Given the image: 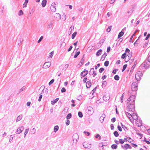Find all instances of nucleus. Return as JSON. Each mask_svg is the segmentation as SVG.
I'll use <instances>...</instances> for the list:
<instances>
[{
  "mask_svg": "<svg viewBox=\"0 0 150 150\" xmlns=\"http://www.w3.org/2000/svg\"><path fill=\"white\" fill-rule=\"evenodd\" d=\"M121 125L122 126V127L123 129L125 131V129H127V128L126 127L125 125H123L122 123H121Z\"/></svg>",
  "mask_w": 150,
  "mask_h": 150,
  "instance_id": "obj_34",
  "label": "nucleus"
},
{
  "mask_svg": "<svg viewBox=\"0 0 150 150\" xmlns=\"http://www.w3.org/2000/svg\"><path fill=\"white\" fill-rule=\"evenodd\" d=\"M112 28V26H109L108 28L107 29L106 31L107 32H110Z\"/></svg>",
  "mask_w": 150,
  "mask_h": 150,
  "instance_id": "obj_39",
  "label": "nucleus"
},
{
  "mask_svg": "<svg viewBox=\"0 0 150 150\" xmlns=\"http://www.w3.org/2000/svg\"><path fill=\"white\" fill-rule=\"evenodd\" d=\"M127 66V64H125L124 65V66H123V69L122 70V72L124 71L125 70V69L126 68Z\"/></svg>",
  "mask_w": 150,
  "mask_h": 150,
  "instance_id": "obj_45",
  "label": "nucleus"
},
{
  "mask_svg": "<svg viewBox=\"0 0 150 150\" xmlns=\"http://www.w3.org/2000/svg\"><path fill=\"white\" fill-rule=\"evenodd\" d=\"M47 2V1L46 0H43L41 4L42 6L43 7H45L46 5Z\"/></svg>",
  "mask_w": 150,
  "mask_h": 150,
  "instance_id": "obj_17",
  "label": "nucleus"
},
{
  "mask_svg": "<svg viewBox=\"0 0 150 150\" xmlns=\"http://www.w3.org/2000/svg\"><path fill=\"white\" fill-rule=\"evenodd\" d=\"M94 71V69L93 68H92L90 69V71L89 72V74L90 75L92 74L93 73Z\"/></svg>",
  "mask_w": 150,
  "mask_h": 150,
  "instance_id": "obj_30",
  "label": "nucleus"
},
{
  "mask_svg": "<svg viewBox=\"0 0 150 150\" xmlns=\"http://www.w3.org/2000/svg\"><path fill=\"white\" fill-rule=\"evenodd\" d=\"M137 87V84L135 82L133 83L131 86L132 91L134 92V93H135L136 91L138 89Z\"/></svg>",
  "mask_w": 150,
  "mask_h": 150,
  "instance_id": "obj_3",
  "label": "nucleus"
},
{
  "mask_svg": "<svg viewBox=\"0 0 150 150\" xmlns=\"http://www.w3.org/2000/svg\"><path fill=\"white\" fill-rule=\"evenodd\" d=\"M74 29V26L73 25L71 26L69 29V31L70 32H71Z\"/></svg>",
  "mask_w": 150,
  "mask_h": 150,
  "instance_id": "obj_46",
  "label": "nucleus"
},
{
  "mask_svg": "<svg viewBox=\"0 0 150 150\" xmlns=\"http://www.w3.org/2000/svg\"><path fill=\"white\" fill-rule=\"evenodd\" d=\"M104 70V69L103 68H100L99 70V72L100 73H102Z\"/></svg>",
  "mask_w": 150,
  "mask_h": 150,
  "instance_id": "obj_51",
  "label": "nucleus"
},
{
  "mask_svg": "<svg viewBox=\"0 0 150 150\" xmlns=\"http://www.w3.org/2000/svg\"><path fill=\"white\" fill-rule=\"evenodd\" d=\"M114 78L116 80L118 81L119 79V77L118 75H116L115 76Z\"/></svg>",
  "mask_w": 150,
  "mask_h": 150,
  "instance_id": "obj_41",
  "label": "nucleus"
},
{
  "mask_svg": "<svg viewBox=\"0 0 150 150\" xmlns=\"http://www.w3.org/2000/svg\"><path fill=\"white\" fill-rule=\"evenodd\" d=\"M104 39H102L100 40L99 41L98 43V44L100 45V46H101L102 45L103 43L104 42Z\"/></svg>",
  "mask_w": 150,
  "mask_h": 150,
  "instance_id": "obj_27",
  "label": "nucleus"
},
{
  "mask_svg": "<svg viewBox=\"0 0 150 150\" xmlns=\"http://www.w3.org/2000/svg\"><path fill=\"white\" fill-rule=\"evenodd\" d=\"M29 131V128L26 129L25 130V131L24 132V137L25 138V136H26V134H28V132Z\"/></svg>",
  "mask_w": 150,
  "mask_h": 150,
  "instance_id": "obj_31",
  "label": "nucleus"
},
{
  "mask_svg": "<svg viewBox=\"0 0 150 150\" xmlns=\"http://www.w3.org/2000/svg\"><path fill=\"white\" fill-rule=\"evenodd\" d=\"M73 48V46H71L69 48V49H68L67 51L68 52H69V51H70Z\"/></svg>",
  "mask_w": 150,
  "mask_h": 150,
  "instance_id": "obj_60",
  "label": "nucleus"
},
{
  "mask_svg": "<svg viewBox=\"0 0 150 150\" xmlns=\"http://www.w3.org/2000/svg\"><path fill=\"white\" fill-rule=\"evenodd\" d=\"M62 16L63 17L62 19H63L64 21L66 19V16L64 13L63 14Z\"/></svg>",
  "mask_w": 150,
  "mask_h": 150,
  "instance_id": "obj_53",
  "label": "nucleus"
},
{
  "mask_svg": "<svg viewBox=\"0 0 150 150\" xmlns=\"http://www.w3.org/2000/svg\"><path fill=\"white\" fill-rule=\"evenodd\" d=\"M24 129V127L23 126L19 127L16 132V134H19L21 133Z\"/></svg>",
  "mask_w": 150,
  "mask_h": 150,
  "instance_id": "obj_8",
  "label": "nucleus"
},
{
  "mask_svg": "<svg viewBox=\"0 0 150 150\" xmlns=\"http://www.w3.org/2000/svg\"><path fill=\"white\" fill-rule=\"evenodd\" d=\"M25 86H23L19 90L18 92V94H19L21 92L23 91L25 89Z\"/></svg>",
  "mask_w": 150,
  "mask_h": 150,
  "instance_id": "obj_26",
  "label": "nucleus"
},
{
  "mask_svg": "<svg viewBox=\"0 0 150 150\" xmlns=\"http://www.w3.org/2000/svg\"><path fill=\"white\" fill-rule=\"evenodd\" d=\"M114 134L116 137H117L119 136V134L117 131H115L114 132Z\"/></svg>",
  "mask_w": 150,
  "mask_h": 150,
  "instance_id": "obj_43",
  "label": "nucleus"
},
{
  "mask_svg": "<svg viewBox=\"0 0 150 150\" xmlns=\"http://www.w3.org/2000/svg\"><path fill=\"white\" fill-rule=\"evenodd\" d=\"M59 98H57L54 100H53L51 102V104L52 105H54L57 102V101L59 100Z\"/></svg>",
  "mask_w": 150,
  "mask_h": 150,
  "instance_id": "obj_16",
  "label": "nucleus"
},
{
  "mask_svg": "<svg viewBox=\"0 0 150 150\" xmlns=\"http://www.w3.org/2000/svg\"><path fill=\"white\" fill-rule=\"evenodd\" d=\"M121 147L124 149H132V147L130 146L128 144H125L124 145H121Z\"/></svg>",
  "mask_w": 150,
  "mask_h": 150,
  "instance_id": "obj_10",
  "label": "nucleus"
},
{
  "mask_svg": "<svg viewBox=\"0 0 150 150\" xmlns=\"http://www.w3.org/2000/svg\"><path fill=\"white\" fill-rule=\"evenodd\" d=\"M23 14V11L21 10H20L18 12V15L19 16H21Z\"/></svg>",
  "mask_w": 150,
  "mask_h": 150,
  "instance_id": "obj_32",
  "label": "nucleus"
},
{
  "mask_svg": "<svg viewBox=\"0 0 150 150\" xmlns=\"http://www.w3.org/2000/svg\"><path fill=\"white\" fill-rule=\"evenodd\" d=\"M22 115L18 116L16 119V121L17 122L19 121L22 119Z\"/></svg>",
  "mask_w": 150,
  "mask_h": 150,
  "instance_id": "obj_24",
  "label": "nucleus"
},
{
  "mask_svg": "<svg viewBox=\"0 0 150 150\" xmlns=\"http://www.w3.org/2000/svg\"><path fill=\"white\" fill-rule=\"evenodd\" d=\"M105 117V114H103L100 117V122L102 123L103 122L104 119Z\"/></svg>",
  "mask_w": 150,
  "mask_h": 150,
  "instance_id": "obj_14",
  "label": "nucleus"
},
{
  "mask_svg": "<svg viewBox=\"0 0 150 150\" xmlns=\"http://www.w3.org/2000/svg\"><path fill=\"white\" fill-rule=\"evenodd\" d=\"M70 123V121L69 120H67L66 122V124L67 125H68Z\"/></svg>",
  "mask_w": 150,
  "mask_h": 150,
  "instance_id": "obj_64",
  "label": "nucleus"
},
{
  "mask_svg": "<svg viewBox=\"0 0 150 150\" xmlns=\"http://www.w3.org/2000/svg\"><path fill=\"white\" fill-rule=\"evenodd\" d=\"M53 24V22H51L49 23L47 25V27L48 29H51L52 27Z\"/></svg>",
  "mask_w": 150,
  "mask_h": 150,
  "instance_id": "obj_19",
  "label": "nucleus"
},
{
  "mask_svg": "<svg viewBox=\"0 0 150 150\" xmlns=\"http://www.w3.org/2000/svg\"><path fill=\"white\" fill-rule=\"evenodd\" d=\"M71 117V113L68 114L66 118L67 119H70Z\"/></svg>",
  "mask_w": 150,
  "mask_h": 150,
  "instance_id": "obj_36",
  "label": "nucleus"
},
{
  "mask_svg": "<svg viewBox=\"0 0 150 150\" xmlns=\"http://www.w3.org/2000/svg\"><path fill=\"white\" fill-rule=\"evenodd\" d=\"M42 95H40L39 97V98L38 99V100L39 101H41V100L42 98Z\"/></svg>",
  "mask_w": 150,
  "mask_h": 150,
  "instance_id": "obj_57",
  "label": "nucleus"
},
{
  "mask_svg": "<svg viewBox=\"0 0 150 150\" xmlns=\"http://www.w3.org/2000/svg\"><path fill=\"white\" fill-rule=\"evenodd\" d=\"M88 73V71L87 70H84L80 74L81 76L83 77H84Z\"/></svg>",
  "mask_w": 150,
  "mask_h": 150,
  "instance_id": "obj_11",
  "label": "nucleus"
},
{
  "mask_svg": "<svg viewBox=\"0 0 150 150\" xmlns=\"http://www.w3.org/2000/svg\"><path fill=\"white\" fill-rule=\"evenodd\" d=\"M76 34H77L76 32H75L72 34V36H71V38L72 39H74V38L76 36Z\"/></svg>",
  "mask_w": 150,
  "mask_h": 150,
  "instance_id": "obj_35",
  "label": "nucleus"
},
{
  "mask_svg": "<svg viewBox=\"0 0 150 150\" xmlns=\"http://www.w3.org/2000/svg\"><path fill=\"white\" fill-rule=\"evenodd\" d=\"M127 110L128 111L134 112L135 110L134 104H127Z\"/></svg>",
  "mask_w": 150,
  "mask_h": 150,
  "instance_id": "obj_5",
  "label": "nucleus"
},
{
  "mask_svg": "<svg viewBox=\"0 0 150 150\" xmlns=\"http://www.w3.org/2000/svg\"><path fill=\"white\" fill-rule=\"evenodd\" d=\"M51 63L50 62H46L44 64L42 67V68L45 69L48 68L50 67L51 65Z\"/></svg>",
  "mask_w": 150,
  "mask_h": 150,
  "instance_id": "obj_7",
  "label": "nucleus"
},
{
  "mask_svg": "<svg viewBox=\"0 0 150 150\" xmlns=\"http://www.w3.org/2000/svg\"><path fill=\"white\" fill-rule=\"evenodd\" d=\"M66 91V89L64 88H62L61 89V92L62 93H64Z\"/></svg>",
  "mask_w": 150,
  "mask_h": 150,
  "instance_id": "obj_55",
  "label": "nucleus"
},
{
  "mask_svg": "<svg viewBox=\"0 0 150 150\" xmlns=\"http://www.w3.org/2000/svg\"><path fill=\"white\" fill-rule=\"evenodd\" d=\"M124 34V33L122 32V31H121V32H120L118 34V38H120Z\"/></svg>",
  "mask_w": 150,
  "mask_h": 150,
  "instance_id": "obj_23",
  "label": "nucleus"
},
{
  "mask_svg": "<svg viewBox=\"0 0 150 150\" xmlns=\"http://www.w3.org/2000/svg\"><path fill=\"white\" fill-rule=\"evenodd\" d=\"M115 120L116 119L115 117H113L111 119V121L113 122H115Z\"/></svg>",
  "mask_w": 150,
  "mask_h": 150,
  "instance_id": "obj_59",
  "label": "nucleus"
},
{
  "mask_svg": "<svg viewBox=\"0 0 150 150\" xmlns=\"http://www.w3.org/2000/svg\"><path fill=\"white\" fill-rule=\"evenodd\" d=\"M107 56V54L105 53H105L103 54L102 57H101V60H103Z\"/></svg>",
  "mask_w": 150,
  "mask_h": 150,
  "instance_id": "obj_25",
  "label": "nucleus"
},
{
  "mask_svg": "<svg viewBox=\"0 0 150 150\" xmlns=\"http://www.w3.org/2000/svg\"><path fill=\"white\" fill-rule=\"evenodd\" d=\"M126 52H125L121 56V58L122 59H124L126 57Z\"/></svg>",
  "mask_w": 150,
  "mask_h": 150,
  "instance_id": "obj_50",
  "label": "nucleus"
},
{
  "mask_svg": "<svg viewBox=\"0 0 150 150\" xmlns=\"http://www.w3.org/2000/svg\"><path fill=\"white\" fill-rule=\"evenodd\" d=\"M36 130L35 128H33L30 131V133L31 134H33L35 133Z\"/></svg>",
  "mask_w": 150,
  "mask_h": 150,
  "instance_id": "obj_18",
  "label": "nucleus"
},
{
  "mask_svg": "<svg viewBox=\"0 0 150 150\" xmlns=\"http://www.w3.org/2000/svg\"><path fill=\"white\" fill-rule=\"evenodd\" d=\"M80 54V52H79V51L78 52L76 53L74 55V58H76Z\"/></svg>",
  "mask_w": 150,
  "mask_h": 150,
  "instance_id": "obj_42",
  "label": "nucleus"
},
{
  "mask_svg": "<svg viewBox=\"0 0 150 150\" xmlns=\"http://www.w3.org/2000/svg\"><path fill=\"white\" fill-rule=\"evenodd\" d=\"M78 115L79 116V117H80L81 118L83 117V114L81 112H79L78 113Z\"/></svg>",
  "mask_w": 150,
  "mask_h": 150,
  "instance_id": "obj_37",
  "label": "nucleus"
},
{
  "mask_svg": "<svg viewBox=\"0 0 150 150\" xmlns=\"http://www.w3.org/2000/svg\"><path fill=\"white\" fill-rule=\"evenodd\" d=\"M102 52V50L101 49L99 50L97 52L96 55L97 56H99L100 55Z\"/></svg>",
  "mask_w": 150,
  "mask_h": 150,
  "instance_id": "obj_21",
  "label": "nucleus"
},
{
  "mask_svg": "<svg viewBox=\"0 0 150 150\" xmlns=\"http://www.w3.org/2000/svg\"><path fill=\"white\" fill-rule=\"evenodd\" d=\"M72 138L73 140V142L75 141L76 142L77 141L78 139V135L77 134H74L72 137Z\"/></svg>",
  "mask_w": 150,
  "mask_h": 150,
  "instance_id": "obj_12",
  "label": "nucleus"
},
{
  "mask_svg": "<svg viewBox=\"0 0 150 150\" xmlns=\"http://www.w3.org/2000/svg\"><path fill=\"white\" fill-rule=\"evenodd\" d=\"M43 36H41L40 38V39H39V40H38V43H39L42 40V39H43Z\"/></svg>",
  "mask_w": 150,
  "mask_h": 150,
  "instance_id": "obj_52",
  "label": "nucleus"
},
{
  "mask_svg": "<svg viewBox=\"0 0 150 150\" xmlns=\"http://www.w3.org/2000/svg\"><path fill=\"white\" fill-rule=\"evenodd\" d=\"M114 125L113 124H111L110 125V128L111 130H114Z\"/></svg>",
  "mask_w": 150,
  "mask_h": 150,
  "instance_id": "obj_58",
  "label": "nucleus"
},
{
  "mask_svg": "<svg viewBox=\"0 0 150 150\" xmlns=\"http://www.w3.org/2000/svg\"><path fill=\"white\" fill-rule=\"evenodd\" d=\"M125 114L129 118L130 120H131V118H132L133 119H134L135 120L137 119V117L136 114L135 116L133 114L131 115L129 113L127 112H125Z\"/></svg>",
  "mask_w": 150,
  "mask_h": 150,
  "instance_id": "obj_6",
  "label": "nucleus"
},
{
  "mask_svg": "<svg viewBox=\"0 0 150 150\" xmlns=\"http://www.w3.org/2000/svg\"><path fill=\"white\" fill-rule=\"evenodd\" d=\"M87 78L86 77H85L83 79V81L84 83H85L86 82V80H87Z\"/></svg>",
  "mask_w": 150,
  "mask_h": 150,
  "instance_id": "obj_62",
  "label": "nucleus"
},
{
  "mask_svg": "<svg viewBox=\"0 0 150 150\" xmlns=\"http://www.w3.org/2000/svg\"><path fill=\"white\" fill-rule=\"evenodd\" d=\"M125 142V140L122 139H120L119 140V143L122 144H123Z\"/></svg>",
  "mask_w": 150,
  "mask_h": 150,
  "instance_id": "obj_47",
  "label": "nucleus"
},
{
  "mask_svg": "<svg viewBox=\"0 0 150 150\" xmlns=\"http://www.w3.org/2000/svg\"><path fill=\"white\" fill-rule=\"evenodd\" d=\"M109 64V62L108 61H105L104 63V65L105 67H107L108 66Z\"/></svg>",
  "mask_w": 150,
  "mask_h": 150,
  "instance_id": "obj_44",
  "label": "nucleus"
},
{
  "mask_svg": "<svg viewBox=\"0 0 150 150\" xmlns=\"http://www.w3.org/2000/svg\"><path fill=\"white\" fill-rule=\"evenodd\" d=\"M54 53V51H52V52H51L49 54V57L52 58L53 56Z\"/></svg>",
  "mask_w": 150,
  "mask_h": 150,
  "instance_id": "obj_38",
  "label": "nucleus"
},
{
  "mask_svg": "<svg viewBox=\"0 0 150 150\" xmlns=\"http://www.w3.org/2000/svg\"><path fill=\"white\" fill-rule=\"evenodd\" d=\"M110 47H108L107 48V52H110Z\"/></svg>",
  "mask_w": 150,
  "mask_h": 150,
  "instance_id": "obj_63",
  "label": "nucleus"
},
{
  "mask_svg": "<svg viewBox=\"0 0 150 150\" xmlns=\"http://www.w3.org/2000/svg\"><path fill=\"white\" fill-rule=\"evenodd\" d=\"M137 64V61H135L134 63V64L133 66L131 68L130 72H133V71L134 68H135V67L136 65Z\"/></svg>",
  "mask_w": 150,
  "mask_h": 150,
  "instance_id": "obj_15",
  "label": "nucleus"
},
{
  "mask_svg": "<svg viewBox=\"0 0 150 150\" xmlns=\"http://www.w3.org/2000/svg\"><path fill=\"white\" fill-rule=\"evenodd\" d=\"M117 129L120 132L122 131V128H121V127L119 125L117 126Z\"/></svg>",
  "mask_w": 150,
  "mask_h": 150,
  "instance_id": "obj_54",
  "label": "nucleus"
},
{
  "mask_svg": "<svg viewBox=\"0 0 150 150\" xmlns=\"http://www.w3.org/2000/svg\"><path fill=\"white\" fill-rule=\"evenodd\" d=\"M150 36V34L149 33L146 36V37L145 38V40H147L149 38Z\"/></svg>",
  "mask_w": 150,
  "mask_h": 150,
  "instance_id": "obj_56",
  "label": "nucleus"
},
{
  "mask_svg": "<svg viewBox=\"0 0 150 150\" xmlns=\"http://www.w3.org/2000/svg\"><path fill=\"white\" fill-rule=\"evenodd\" d=\"M91 86V80L87 81L86 83V86L87 88H89Z\"/></svg>",
  "mask_w": 150,
  "mask_h": 150,
  "instance_id": "obj_13",
  "label": "nucleus"
},
{
  "mask_svg": "<svg viewBox=\"0 0 150 150\" xmlns=\"http://www.w3.org/2000/svg\"><path fill=\"white\" fill-rule=\"evenodd\" d=\"M84 60L85 59H83V57L81 60L79 64L81 66L84 63Z\"/></svg>",
  "mask_w": 150,
  "mask_h": 150,
  "instance_id": "obj_28",
  "label": "nucleus"
},
{
  "mask_svg": "<svg viewBox=\"0 0 150 150\" xmlns=\"http://www.w3.org/2000/svg\"><path fill=\"white\" fill-rule=\"evenodd\" d=\"M150 66V55L149 56L147 60H145L139 67L140 70L145 71Z\"/></svg>",
  "mask_w": 150,
  "mask_h": 150,
  "instance_id": "obj_1",
  "label": "nucleus"
},
{
  "mask_svg": "<svg viewBox=\"0 0 150 150\" xmlns=\"http://www.w3.org/2000/svg\"><path fill=\"white\" fill-rule=\"evenodd\" d=\"M59 129V127L57 125L54 127V131L55 132H56Z\"/></svg>",
  "mask_w": 150,
  "mask_h": 150,
  "instance_id": "obj_33",
  "label": "nucleus"
},
{
  "mask_svg": "<svg viewBox=\"0 0 150 150\" xmlns=\"http://www.w3.org/2000/svg\"><path fill=\"white\" fill-rule=\"evenodd\" d=\"M84 133L85 134H86V135H87V136H89V135L90 134V133L88 132H86V131H84Z\"/></svg>",
  "mask_w": 150,
  "mask_h": 150,
  "instance_id": "obj_61",
  "label": "nucleus"
},
{
  "mask_svg": "<svg viewBox=\"0 0 150 150\" xmlns=\"http://www.w3.org/2000/svg\"><path fill=\"white\" fill-rule=\"evenodd\" d=\"M117 146L116 144H113L111 145V147L112 149H116L117 148Z\"/></svg>",
  "mask_w": 150,
  "mask_h": 150,
  "instance_id": "obj_29",
  "label": "nucleus"
},
{
  "mask_svg": "<svg viewBox=\"0 0 150 150\" xmlns=\"http://www.w3.org/2000/svg\"><path fill=\"white\" fill-rule=\"evenodd\" d=\"M55 16H57V18H58L59 19H60L61 18V15L59 13H56L55 14Z\"/></svg>",
  "mask_w": 150,
  "mask_h": 150,
  "instance_id": "obj_40",
  "label": "nucleus"
},
{
  "mask_svg": "<svg viewBox=\"0 0 150 150\" xmlns=\"http://www.w3.org/2000/svg\"><path fill=\"white\" fill-rule=\"evenodd\" d=\"M28 2V0H25V2L23 5V8H26L27 7V4Z\"/></svg>",
  "mask_w": 150,
  "mask_h": 150,
  "instance_id": "obj_22",
  "label": "nucleus"
},
{
  "mask_svg": "<svg viewBox=\"0 0 150 150\" xmlns=\"http://www.w3.org/2000/svg\"><path fill=\"white\" fill-rule=\"evenodd\" d=\"M56 4L55 3H53L51 5L50 8L51 11L53 12H54L56 11V8L55 6Z\"/></svg>",
  "mask_w": 150,
  "mask_h": 150,
  "instance_id": "obj_9",
  "label": "nucleus"
},
{
  "mask_svg": "<svg viewBox=\"0 0 150 150\" xmlns=\"http://www.w3.org/2000/svg\"><path fill=\"white\" fill-rule=\"evenodd\" d=\"M135 95H133L130 96L127 100V104H135Z\"/></svg>",
  "mask_w": 150,
  "mask_h": 150,
  "instance_id": "obj_2",
  "label": "nucleus"
},
{
  "mask_svg": "<svg viewBox=\"0 0 150 150\" xmlns=\"http://www.w3.org/2000/svg\"><path fill=\"white\" fill-rule=\"evenodd\" d=\"M54 81V79H52L49 83V85H51Z\"/></svg>",
  "mask_w": 150,
  "mask_h": 150,
  "instance_id": "obj_48",
  "label": "nucleus"
},
{
  "mask_svg": "<svg viewBox=\"0 0 150 150\" xmlns=\"http://www.w3.org/2000/svg\"><path fill=\"white\" fill-rule=\"evenodd\" d=\"M13 139V137L12 135H11L10 136L9 140V142H10V143L11 142V141H12Z\"/></svg>",
  "mask_w": 150,
  "mask_h": 150,
  "instance_id": "obj_49",
  "label": "nucleus"
},
{
  "mask_svg": "<svg viewBox=\"0 0 150 150\" xmlns=\"http://www.w3.org/2000/svg\"><path fill=\"white\" fill-rule=\"evenodd\" d=\"M141 37V36L140 35L138 38L137 40L134 43V45L135 46H136V45L138 44L139 43V39Z\"/></svg>",
  "mask_w": 150,
  "mask_h": 150,
  "instance_id": "obj_20",
  "label": "nucleus"
},
{
  "mask_svg": "<svg viewBox=\"0 0 150 150\" xmlns=\"http://www.w3.org/2000/svg\"><path fill=\"white\" fill-rule=\"evenodd\" d=\"M143 75L142 72L139 71L137 72L135 75V78L137 81H139L140 80L141 77Z\"/></svg>",
  "mask_w": 150,
  "mask_h": 150,
  "instance_id": "obj_4",
  "label": "nucleus"
}]
</instances>
